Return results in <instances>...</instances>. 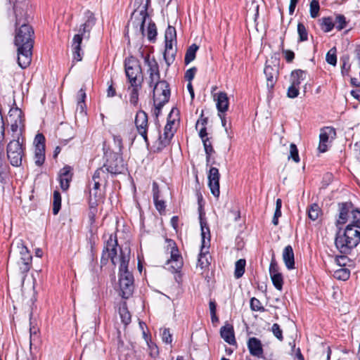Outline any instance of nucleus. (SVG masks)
<instances>
[{
  "label": "nucleus",
  "mask_w": 360,
  "mask_h": 360,
  "mask_svg": "<svg viewBox=\"0 0 360 360\" xmlns=\"http://www.w3.org/2000/svg\"><path fill=\"white\" fill-rule=\"evenodd\" d=\"M15 15L14 45L17 47V62L25 69L32 62L34 44V31L29 24L31 7L29 0H9Z\"/></svg>",
  "instance_id": "1"
},
{
  "label": "nucleus",
  "mask_w": 360,
  "mask_h": 360,
  "mask_svg": "<svg viewBox=\"0 0 360 360\" xmlns=\"http://www.w3.org/2000/svg\"><path fill=\"white\" fill-rule=\"evenodd\" d=\"M352 220L341 232L336 234L335 244L340 253L350 254L360 243V211L357 209L351 211Z\"/></svg>",
  "instance_id": "2"
},
{
  "label": "nucleus",
  "mask_w": 360,
  "mask_h": 360,
  "mask_svg": "<svg viewBox=\"0 0 360 360\" xmlns=\"http://www.w3.org/2000/svg\"><path fill=\"white\" fill-rule=\"evenodd\" d=\"M119 266V285L121 291V296L124 299H128L134 291V276L128 270L129 256L125 255L122 250L120 251Z\"/></svg>",
  "instance_id": "3"
},
{
  "label": "nucleus",
  "mask_w": 360,
  "mask_h": 360,
  "mask_svg": "<svg viewBox=\"0 0 360 360\" xmlns=\"http://www.w3.org/2000/svg\"><path fill=\"white\" fill-rule=\"evenodd\" d=\"M22 133H16L13 135V139L11 140L6 146V156L13 167H20L22 165L23 158L25 156V144L23 138L20 141Z\"/></svg>",
  "instance_id": "4"
},
{
  "label": "nucleus",
  "mask_w": 360,
  "mask_h": 360,
  "mask_svg": "<svg viewBox=\"0 0 360 360\" xmlns=\"http://www.w3.org/2000/svg\"><path fill=\"white\" fill-rule=\"evenodd\" d=\"M84 22L80 25L78 30V33L75 34L72 41V53L81 51V44L83 39H89L90 38V33L96 24V18L94 14L87 10L84 12Z\"/></svg>",
  "instance_id": "5"
},
{
  "label": "nucleus",
  "mask_w": 360,
  "mask_h": 360,
  "mask_svg": "<svg viewBox=\"0 0 360 360\" xmlns=\"http://www.w3.org/2000/svg\"><path fill=\"white\" fill-rule=\"evenodd\" d=\"M150 0H135L134 6L136 8L131 15V22L134 28L137 30L141 38L145 37V23L149 17L148 9Z\"/></svg>",
  "instance_id": "6"
},
{
  "label": "nucleus",
  "mask_w": 360,
  "mask_h": 360,
  "mask_svg": "<svg viewBox=\"0 0 360 360\" xmlns=\"http://www.w3.org/2000/svg\"><path fill=\"white\" fill-rule=\"evenodd\" d=\"M126 76L131 86L141 85L143 82L142 68L139 60L134 56H129L124 60Z\"/></svg>",
  "instance_id": "7"
},
{
  "label": "nucleus",
  "mask_w": 360,
  "mask_h": 360,
  "mask_svg": "<svg viewBox=\"0 0 360 360\" xmlns=\"http://www.w3.org/2000/svg\"><path fill=\"white\" fill-rule=\"evenodd\" d=\"M179 111L177 108H172L170 112L167 116V124L165 126L164 133L162 135L159 131L158 140L157 142L156 151L160 152L165 147L169 145L172 139L174 136V131H172V126L174 124L176 118L172 117L174 115L176 117L179 116Z\"/></svg>",
  "instance_id": "8"
},
{
  "label": "nucleus",
  "mask_w": 360,
  "mask_h": 360,
  "mask_svg": "<svg viewBox=\"0 0 360 360\" xmlns=\"http://www.w3.org/2000/svg\"><path fill=\"white\" fill-rule=\"evenodd\" d=\"M107 159L103 166L112 175L122 174L126 170V165L122 154L113 151H104Z\"/></svg>",
  "instance_id": "9"
},
{
  "label": "nucleus",
  "mask_w": 360,
  "mask_h": 360,
  "mask_svg": "<svg viewBox=\"0 0 360 360\" xmlns=\"http://www.w3.org/2000/svg\"><path fill=\"white\" fill-rule=\"evenodd\" d=\"M200 228H201V236H202V242H201V252L199 254L198 260V266H199L201 269H203L209 265V262L207 260V254L203 252V249L207 247L208 248L210 247V228L207 223L202 220L200 217Z\"/></svg>",
  "instance_id": "10"
},
{
  "label": "nucleus",
  "mask_w": 360,
  "mask_h": 360,
  "mask_svg": "<svg viewBox=\"0 0 360 360\" xmlns=\"http://www.w3.org/2000/svg\"><path fill=\"white\" fill-rule=\"evenodd\" d=\"M117 245L118 242L116 233L110 234L109 238L105 242V245L103 250L101 261H103V259L108 261L110 258L112 264L115 265V259L117 255Z\"/></svg>",
  "instance_id": "11"
},
{
  "label": "nucleus",
  "mask_w": 360,
  "mask_h": 360,
  "mask_svg": "<svg viewBox=\"0 0 360 360\" xmlns=\"http://www.w3.org/2000/svg\"><path fill=\"white\" fill-rule=\"evenodd\" d=\"M135 126L138 133L143 137L145 143L148 145L149 141L148 138V117L147 113L139 110L136 115L134 120Z\"/></svg>",
  "instance_id": "12"
},
{
  "label": "nucleus",
  "mask_w": 360,
  "mask_h": 360,
  "mask_svg": "<svg viewBox=\"0 0 360 360\" xmlns=\"http://www.w3.org/2000/svg\"><path fill=\"white\" fill-rule=\"evenodd\" d=\"M153 100L157 99V101L162 102V103H167L169 101L171 91L169 84L166 80H162L158 84V89L155 90L153 88Z\"/></svg>",
  "instance_id": "13"
},
{
  "label": "nucleus",
  "mask_w": 360,
  "mask_h": 360,
  "mask_svg": "<svg viewBox=\"0 0 360 360\" xmlns=\"http://www.w3.org/2000/svg\"><path fill=\"white\" fill-rule=\"evenodd\" d=\"M219 178L220 174L219 172V169L216 167H210L207 176L208 186L212 194L216 198H218L220 194Z\"/></svg>",
  "instance_id": "14"
},
{
  "label": "nucleus",
  "mask_w": 360,
  "mask_h": 360,
  "mask_svg": "<svg viewBox=\"0 0 360 360\" xmlns=\"http://www.w3.org/2000/svg\"><path fill=\"white\" fill-rule=\"evenodd\" d=\"M264 73L266 78V86L269 91H271L277 81L278 68L276 65L271 66L266 63Z\"/></svg>",
  "instance_id": "15"
},
{
  "label": "nucleus",
  "mask_w": 360,
  "mask_h": 360,
  "mask_svg": "<svg viewBox=\"0 0 360 360\" xmlns=\"http://www.w3.org/2000/svg\"><path fill=\"white\" fill-rule=\"evenodd\" d=\"M335 130L334 128L331 127H327L324 129H321V134L319 135V150L321 153H325L328 150V146L326 143L328 141L330 136H335Z\"/></svg>",
  "instance_id": "16"
},
{
  "label": "nucleus",
  "mask_w": 360,
  "mask_h": 360,
  "mask_svg": "<svg viewBox=\"0 0 360 360\" xmlns=\"http://www.w3.org/2000/svg\"><path fill=\"white\" fill-rule=\"evenodd\" d=\"M22 112L18 108H11L9 111V117L13 120L11 125V131L13 133H16L19 127L22 125L23 127V119H22Z\"/></svg>",
  "instance_id": "17"
},
{
  "label": "nucleus",
  "mask_w": 360,
  "mask_h": 360,
  "mask_svg": "<svg viewBox=\"0 0 360 360\" xmlns=\"http://www.w3.org/2000/svg\"><path fill=\"white\" fill-rule=\"evenodd\" d=\"M248 348L250 354L258 358L263 356L264 349L262 347V342L257 338H250L248 341Z\"/></svg>",
  "instance_id": "18"
},
{
  "label": "nucleus",
  "mask_w": 360,
  "mask_h": 360,
  "mask_svg": "<svg viewBox=\"0 0 360 360\" xmlns=\"http://www.w3.org/2000/svg\"><path fill=\"white\" fill-rule=\"evenodd\" d=\"M140 56L144 60V63L148 66V73H156L160 72L159 65L154 57L150 58V53L146 54L144 53L142 50V46H141L139 49Z\"/></svg>",
  "instance_id": "19"
},
{
  "label": "nucleus",
  "mask_w": 360,
  "mask_h": 360,
  "mask_svg": "<svg viewBox=\"0 0 360 360\" xmlns=\"http://www.w3.org/2000/svg\"><path fill=\"white\" fill-rule=\"evenodd\" d=\"M70 166L66 165L60 169L59 174L60 186L63 191H67L69 188L70 183L72 181V174Z\"/></svg>",
  "instance_id": "20"
},
{
  "label": "nucleus",
  "mask_w": 360,
  "mask_h": 360,
  "mask_svg": "<svg viewBox=\"0 0 360 360\" xmlns=\"http://www.w3.org/2000/svg\"><path fill=\"white\" fill-rule=\"evenodd\" d=\"M220 335L228 344L231 345L236 344L234 329L231 324L226 323V324L220 329Z\"/></svg>",
  "instance_id": "21"
},
{
  "label": "nucleus",
  "mask_w": 360,
  "mask_h": 360,
  "mask_svg": "<svg viewBox=\"0 0 360 360\" xmlns=\"http://www.w3.org/2000/svg\"><path fill=\"white\" fill-rule=\"evenodd\" d=\"M339 219L337 221V225L344 224L347 222L349 213L354 210L353 204L351 202H344L338 203Z\"/></svg>",
  "instance_id": "22"
},
{
  "label": "nucleus",
  "mask_w": 360,
  "mask_h": 360,
  "mask_svg": "<svg viewBox=\"0 0 360 360\" xmlns=\"http://www.w3.org/2000/svg\"><path fill=\"white\" fill-rule=\"evenodd\" d=\"M282 257L285 265L288 270L295 269V255L293 249L290 245L285 247Z\"/></svg>",
  "instance_id": "23"
},
{
  "label": "nucleus",
  "mask_w": 360,
  "mask_h": 360,
  "mask_svg": "<svg viewBox=\"0 0 360 360\" xmlns=\"http://www.w3.org/2000/svg\"><path fill=\"white\" fill-rule=\"evenodd\" d=\"M110 172L107 170V169L103 165L102 167L98 168L93 176L92 180L93 181H98L103 184L104 186H106L108 181Z\"/></svg>",
  "instance_id": "24"
},
{
  "label": "nucleus",
  "mask_w": 360,
  "mask_h": 360,
  "mask_svg": "<svg viewBox=\"0 0 360 360\" xmlns=\"http://www.w3.org/2000/svg\"><path fill=\"white\" fill-rule=\"evenodd\" d=\"M307 71L301 69L294 70L290 73V84L300 87L301 83L306 79Z\"/></svg>",
  "instance_id": "25"
},
{
  "label": "nucleus",
  "mask_w": 360,
  "mask_h": 360,
  "mask_svg": "<svg viewBox=\"0 0 360 360\" xmlns=\"http://www.w3.org/2000/svg\"><path fill=\"white\" fill-rule=\"evenodd\" d=\"M217 108L219 113H224L228 110L229 98L226 93L221 91L217 94Z\"/></svg>",
  "instance_id": "26"
},
{
  "label": "nucleus",
  "mask_w": 360,
  "mask_h": 360,
  "mask_svg": "<svg viewBox=\"0 0 360 360\" xmlns=\"http://www.w3.org/2000/svg\"><path fill=\"white\" fill-rule=\"evenodd\" d=\"M168 245L171 247V257L167 263L173 262L182 261V257L179 254L176 243L172 239H166Z\"/></svg>",
  "instance_id": "27"
},
{
  "label": "nucleus",
  "mask_w": 360,
  "mask_h": 360,
  "mask_svg": "<svg viewBox=\"0 0 360 360\" xmlns=\"http://www.w3.org/2000/svg\"><path fill=\"white\" fill-rule=\"evenodd\" d=\"M199 46L195 44H191L186 50L185 58H184V63L185 65H188L195 58L196 52L198 50Z\"/></svg>",
  "instance_id": "28"
},
{
  "label": "nucleus",
  "mask_w": 360,
  "mask_h": 360,
  "mask_svg": "<svg viewBox=\"0 0 360 360\" xmlns=\"http://www.w3.org/2000/svg\"><path fill=\"white\" fill-rule=\"evenodd\" d=\"M166 103L157 101V99L153 101V108L152 109V115L155 117V123L156 125L160 126L158 117L161 115L162 108Z\"/></svg>",
  "instance_id": "29"
},
{
  "label": "nucleus",
  "mask_w": 360,
  "mask_h": 360,
  "mask_svg": "<svg viewBox=\"0 0 360 360\" xmlns=\"http://www.w3.org/2000/svg\"><path fill=\"white\" fill-rule=\"evenodd\" d=\"M119 314L120 315L122 322L125 326H127L131 323V317L129 311H128L126 302H124L123 305L120 307Z\"/></svg>",
  "instance_id": "30"
},
{
  "label": "nucleus",
  "mask_w": 360,
  "mask_h": 360,
  "mask_svg": "<svg viewBox=\"0 0 360 360\" xmlns=\"http://www.w3.org/2000/svg\"><path fill=\"white\" fill-rule=\"evenodd\" d=\"M61 208V195L58 191H54L53 195V214L57 215Z\"/></svg>",
  "instance_id": "31"
},
{
  "label": "nucleus",
  "mask_w": 360,
  "mask_h": 360,
  "mask_svg": "<svg viewBox=\"0 0 360 360\" xmlns=\"http://www.w3.org/2000/svg\"><path fill=\"white\" fill-rule=\"evenodd\" d=\"M246 261L245 259H240L235 264L234 276L236 278H240L245 273Z\"/></svg>",
  "instance_id": "32"
},
{
  "label": "nucleus",
  "mask_w": 360,
  "mask_h": 360,
  "mask_svg": "<svg viewBox=\"0 0 360 360\" xmlns=\"http://www.w3.org/2000/svg\"><path fill=\"white\" fill-rule=\"evenodd\" d=\"M333 276L338 280L347 281L349 278L350 270L345 267H341L334 271Z\"/></svg>",
  "instance_id": "33"
},
{
  "label": "nucleus",
  "mask_w": 360,
  "mask_h": 360,
  "mask_svg": "<svg viewBox=\"0 0 360 360\" xmlns=\"http://www.w3.org/2000/svg\"><path fill=\"white\" fill-rule=\"evenodd\" d=\"M10 172V167L6 163V160L0 161V182L2 184L6 183V179Z\"/></svg>",
  "instance_id": "34"
},
{
  "label": "nucleus",
  "mask_w": 360,
  "mask_h": 360,
  "mask_svg": "<svg viewBox=\"0 0 360 360\" xmlns=\"http://www.w3.org/2000/svg\"><path fill=\"white\" fill-rule=\"evenodd\" d=\"M18 248H20V254L21 255V261L32 262V256L28 250L27 248L24 245L22 241L18 243Z\"/></svg>",
  "instance_id": "35"
},
{
  "label": "nucleus",
  "mask_w": 360,
  "mask_h": 360,
  "mask_svg": "<svg viewBox=\"0 0 360 360\" xmlns=\"http://www.w3.org/2000/svg\"><path fill=\"white\" fill-rule=\"evenodd\" d=\"M158 32H157V27L155 24L151 20H150L147 29V38L150 41L154 43L156 41V37H157Z\"/></svg>",
  "instance_id": "36"
},
{
  "label": "nucleus",
  "mask_w": 360,
  "mask_h": 360,
  "mask_svg": "<svg viewBox=\"0 0 360 360\" xmlns=\"http://www.w3.org/2000/svg\"><path fill=\"white\" fill-rule=\"evenodd\" d=\"M321 30L324 32H329L335 27L334 20L331 17H326L321 19Z\"/></svg>",
  "instance_id": "37"
},
{
  "label": "nucleus",
  "mask_w": 360,
  "mask_h": 360,
  "mask_svg": "<svg viewBox=\"0 0 360 360\" xmlns=\"http://www.w3.org/2000/svg\"><path fill=\"white\" fill-rule=\"evenodd\" d=\"M45 161V148H35L34 162L37 166H41Z\"/></svg>",
  "instance_id": "38"
},
{
  "label": "nucleus",
  "mask_w": 360,
  "mask_h": 360,
  "mask_svg": "<svg viewBox=\"0 0 360 360\" xmlns=\"http://www.w3.org/2000/svg\"><path fill=\"white\" fill-rule=\"evenodd\" d=\"M160 79V72L149 74L148 85L150 87H155V90L158 89V84L162 82Z\"/></svg>",
  "instance_id": "39"
},
{
  "label": "nucleus",
  "mask_w": 360,
  "mask_h": 360,
  "mask_svg": "<svg viewBox=\"0 0 360 360\" xmlns=\"http://www.w3.org/2000/svg\"><path fill=\"white\" fill-rule=\"evenodd\" d=\"M321 212V209H320L319 206L318 205V204H316V203L312 204L310 206L309 209L308 210L309 218L310 219H311L312 221L316 220L319 218Z\"/></svg>",
  "instance_id": "40"
},
{
  "label": "nucleus",
  "mask_w": 360,
  "mask_h": 360,
  "mask_svg": "<svg viewBox=\"0 0 360 360\" xmlns=\"http://www.w3.org/2000/svg\"><path fill=\"white\" fill-rule=\"evenodd\" d=\"M297 33L299 35L298 41H306L308 40V32L302 22L297 24Z\"/></svg>",
  "instance_id": "41"
},
{
  "label": "nucleus",
  "mask_w": 360,
  "mask_h": 360,
  "mask_svg": "<svg viewBox=\"0 0 360 360\" xmlns=\"http://www.w3.org/2000/svg\"><path fill=\"white\" fill-rule=\"evenodd\" d=\"M340 62L342 63L341 66V73L343 76L347 75L350 70L349 56L346 54L340 58Z\"/></svg>",
  "instance_id": "42"
},
{
  "label": "nucleus",
  "mask_w": 360,
  "mask_h": 360,
  "mask_svg": "<svg viewBox=\"0 0 360 360\" xmlns=\"http://www.w3.org/2000/svg\"><path fill=\"white\" fill-rule=\"evenodd\" d=\"M270 276L274 287L277 290H281L283 285V278L281 273H276V274H273Z\"/></svg>",
  "instance_id": "43"
},
{
  "label": "nucleus",
  "mask_w": 360,
  "mask_h": 360,
  "mask_svg": "<svg viewBox=\"0 0 360 360\" xmlns=\"http://www.w3.org/2000/svg\"><path fill=\"white\" fill-rule=\"evenodd\" d=\"M141 85L132 86V90L130 94L129 102L133 105L136 106L139 102V89H141Z\"/></svg>",
  "instance_id": "44"
},
{
  "label": "nucleus",
  "mask_w": 360,
  "mask_h": 360,
  "mask_svg": "<svg viewBox=\"0 0 360 360\" xmlns=\"http://www.w3.org/2000/svg\"><path fill=\"white\" fill-rule=\"evenodd\" d=\"M335 27L338 30H342L347 26L345 17L342 14H338L334 20Z\"/></svg>",
  "instance_id": "45"
},
{
  "label": "nucleus",
  "mask_w": 360,
  "mask_h": 360,
  "mask_svg": "<svg viewBox=\"0 0 360 360\" xmlns=\"http://www.w3.org/2000/svg\"><path fill=\"white\" fill-rule=\"evenodd\" d=\"M326 62L332 65H335L337 63L336 48L333 47L329 50L326 56Z\"/></svg>",
  "instance_id": "46"
},
{
  "label": "nucleus",
  "mask_w": 360,
  "mask_h": 360,
  "mask_svg": "<svg viewBox=\"0 0 360 360\" xmlns=\"http://www.w3.org/2000/svg\"><path fill=\"white\" fill-rule=\"evenodd\" d=\"M250 309L255 311H264L265 308L262 305L261 302L255 298L252 297L250 302Z\"/></svg>",
  "instance_id": "47"
},
{
  "label": "nucleus",
  "mask_w": 360,
  "mask_h": 360,
  "mask_svg": "<svg viewBox=\"0 0 360 360\" xmlns=\"http://www.w3.org/2000/svg\"><path fill=\"white\" fill-rule=\"evenodd\" d=\"M320 6L318 0H311L310 2V15L312 18H315L319 15Z\"/></svg>",
  "instance_id": "48"
},
{
  "label": "nucleus",
  "mask_w": 360,
  "mask_h": 360,
  "mask_svg": "<svg viewBox=\"0 0 360 360\" xmlns=\"http://www.w3.org/2000/svg\"><path fill=\"white\" fill-rule=\"evenodd\" d=\"M176 50L173 49L170 51L164 52L163 57L167 67H169L174 61Z\"/></svg>",
  "instance_id": "49"
},
{
  "label": "nucleus",
  "mask_w": 360,
  "mask_h": 360,
  "mask_svg": "<svg viewBox=\"0 0 360 360\" xmlns=\"http://www.w3.org/2000/svg\"><path fill=\"white\" fill-rule=\"evenodd\" d=\"M292 159V160L295 162H299L300 159L298 153V149L297 146L292 143L290 145V155H288V159Z\"/></svg>",
  "instance_id": "50"
},
{
  "label": "nucleus",
  "mask_w": 360,
  "mask_h": 360,
  "mask_svg": "<svg viewBox=\"0 0 360 360\" xmlns=\"http://www.w3.org/2000/svg\"><path fill=\"white\" fill-rule=\"evenodd\" d=\"M271 330L279 341L283 340V330L278 323H274L271 326Z\"/></svg>",
  "instance_id": "51"
},
{
  "label": "nucleus",
  "mask_w": 360,
  "mask_h": 360,
  "mask_svg": "<svg viewBox=\"0 0 360 360\" xmlns=\"http://www.w3.org/2000/svg\"><path fill=\"white\" fill-rule=\"evenodd\" d=\"M176 30L174 27L169 25L165 31V40H171V41H176Z\"/></svg>",
  "instance_id": "52"
},
{
  "label": "nucleus",
  "mask_w": 360,
  "mask_h": 360,
  "mask_svg": "<svg viewBox=\"0 0 360 360\" xmlns=\"http://www.w3.org/2000/svg\"><path fill=\"white\" fill-rule=\"evenodd\" d=\"M345 255H340L335 257V262L340 267H345L350 262L349 258L347 256V254L343 253Z\"/></svg>",
  "instance_id": "53"
},
{
  "label": "nucleus",
  "mask_w": 360,
  "mask_h": 360,
  "mask_svg": "<svg viewBox=\"0 0 360 360\" xmlns=\"http://www.w3.org/2000/svg\"><path fill=\"white\" fill-rule=\"evenodd\" d=\"M45 137L42 134H37L34 138V143L35 148H45Z\"/></svg>",
  "instance_id": "54"
},
{
  "label": "nucleus",
  "mask_w": 360,
  "mask_h": 360,
  "mask_svg": "<svg viewBox=\"0 0 360 360\" xmlns=\"http://www.w3.org/2000/svg\"><path fill=\"white\" fill-rule=\"evenodd\" d=\"M300 87L290 84L287 91V96L290 98H297L300 94Z\"/></svg>",
  "instance_id": "55"
},
{
  "label": "nucleus",
  "mask_w": 360,
  "mask_h": 360,
  "mask_svg": "<svg viewBox=\"0 0 360 360\" xmlns=\"http://www.w3.org/2000/svg\"><path fill=\"white\" fill-rule=\"evenodd\" d=\"M162 340L166 344H171L172 342V335L171 334L169 328H164L162 333Z\"/></svg>",
  "instance_id": "56"
},
{
  "label": "nucleus",
  "mask_w": 360,
  "mask_h": 360,
  "mask_svg": "<svg viewBox=\"0 0 360 360\" xmlns=\"http://www.w3.org/2000/svg\"><path fill=\"white\" fill-rule=\"evenodd\" d=\"M276 273H280L279 267L276 261L274 255H273L269 265V274L270 276H272L273 274H276Z\"/></svg>",
  "instance_id": "57"
},
{
  "label": "nucleus",
  "mask_w": 360,
  "mask_h": 360,
  "mask_svg": "<svg viewBox=\"0 0 360 360\" xmlns=\"http://www.w3.org/2000/svg\"><path fill=\"white\" fill-rule=\"evenodd\" d=\"M155 207L156 210L162 214L165 211V202L162 200H160V198L154 199L153 200Z\"/></svg>",
  "instance_id": "58"
},
{
  "label": "nucleus",
  "mask_w": 360,
  "mask_h": 360,
  "mask_svg": "<svg viewBox=\"0 0 360 360\" xmlns=\"http://www.w3.org/2000/svg\"><path fill=\"white\" fill-rule=\"evenodd\" d=\"M282 53L284 56V58L287 63H292L295 58V53L289 49H284L282 48Z\"/></svg>",
  "instance_id": "59"
},
{
  "label": "nucleus",
  "mask_w": 360,
  "mask_h": 360,
  "mask_svg": "<svg viewBox=\"0 0 360 360\" xmlns=\"http://www.w3.org/2000/svg\"><path fill=\"white\" fill-rule=\"evenodd\" d=\"M196 72H197V68L195 67H192V68H189L185 72V75H184L185 79L188 82H191L193 79Z\"/></svg>",
  "instance_id": "60"
},
{
  "label": "nucleus",
  "mask_w": 360,
  "mask_h": 360,
  "mask_svg": "<svg viewBox=\"0 0 360 360\" xmlns=\"http://www.w3.org/2000/svg\"><path fill=\"white\" fill-rule=\"evenodd\" d=\"M202 141L203 143V146L206 155L212 154L214 153V150L209 139H206Z\"/></svg>",
  "instance_id": "61"
},
{
  "label": "nucleus",
  "mask_w": 360,
  "mask_h": 360,
  "mask_svg": "<svg viewBox=\"0 0 360 360\" xmlns=\"http://www.w3.org/2000/svg\"><path fill=\"white\" fill-rule=\"evenodd\" d=\"M94 201L92 199L89 200V210H97L96 206L98 205L97 202L102 198V195L101 193H98L97 192L94 193Z\"/></svg>",
  "instance_id": "62"
},
{
  "label": "nucleus",
  "mask_w": 360,
  "mask_h": 360,
  "mask_svg": "<svg viewBox=\"0 0 360 360\" xmlns=\"http://www.w3.org/2000/svg\"><path fill=\"white\" fill-rule=\"evenodd\" d=\"M32 266V262L27 261H21V264H20V272L23 274H26Z\"/></svg>",
  "instance_id": "63"
},
{
  "label": "nucleus",
  "mask_w": 360,
  "mask_h": 360,
  "mask_svg": "<svg viewBox=\"0 0 360 360\" xmlns=\"http://www.w3.org/2000/svg\"><path fill=\"white\" fill-rule=\"evenodd\" d=\"M207 122H208V118L203 116V111H202L200 117L197 121L196 124H195L196 129H198V128H200V127H206Z\"/></svg>",
  "instance_id": "64"
}]
</instances>
